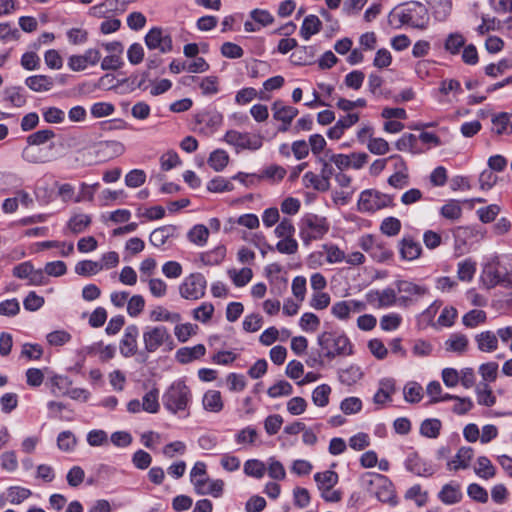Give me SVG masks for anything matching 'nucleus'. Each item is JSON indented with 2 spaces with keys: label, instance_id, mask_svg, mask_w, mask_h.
Listing matches in <instances>:
<instances>
[{
  "label": "nucleus",
  "instance_id": "obj_1",
  "mask_svg": "<svg viewBox=\"0 0 512 512\" xmlns=\"http://www.w3.org/2000/svg\"><path fill=\"white\" fill-rule=\"evenodd\" d=\"M429 13L425 5L410 1L395 7L388 15L390 24L397 22L396 28L409 25L412 28L425 30L429 25Z\"/></svg>",
  "mask_w": 512,
  "mask_h": 512
},
{
  "label": "nucleus",
  "instance_id": "obj_2",
  "mask_svg": "<svg viewBox=\"0 0 512 512\" xmlns=\"http://www.w3.org/2000/svg\"><path fill=\"white\" fill-rule=\"evenodd\" d=\"M483 275L490 287L501 285L512 288V255H495L489 259L483 269Z\"/></svg>",
  "mask_w": 512,
  "mask_h": 512
},
{
  "label": "nucleus",
  "instance_id": "obj_3",
  "mask_svg": "<svg viewBox=\"0 0 512 512\" xmlns=\"http://www.w3.org/2000/svg\"><path fill=\"white\" fill-rule=\"evenodd\" d=\"M142 342L144 350L139 352V355L145 356L143 362L146 361L147 354L155 353L160 349L171 351L175 346L172 335L163 325L146 326L142 332Z\"/></svg>",
  "mask_w": 512,
  "mask_h": 512
},
{
  "label": "nucleus",
  "instance_id": "obj_4",
  "mask_svg": "<svg viewBox=\"0 0 512 512\" xmlns=\"http://www.w3.org/2000/svg\"><path fill=\"white\" fill-rule=\"evenodd\" d=\"M317 342L321 348V354L328 359L352 354V344L343 333L323 332L318 336Z\"/></svg>",
  "mask_w": 512,
  "mask_h": 512
},
{
  "label": "nucleus",
  "instance_id": "obj_5",
  "mask_svg": "<svg viewBox=\"0 0 512 512\" xmlns=\"http://www.w3.org/2000/svg\"><path fill=\"white\" fill-rule=\"evenodd\" d=\"M192 394L184 381L173 382L162 396V403L165 409L172 414L184 412L188 409Z\"/></svg>",
  "mask_w": 512,
  "mask_h": 512
},
{
  "label": "nucleus",
  "instance_id": "obj_6",
  "mask_svg": "<svg viewBox=\"0 0 512 512\" xmlns=\"http://www.w3.org/2000/svg\"><path fill=\"white\" fill-rule=\"evenodd\" d=\"M190 480L194 486L195 492L199 495H212L219 497L222 495L224 482L220 479L209 480L206 476V465L203 462H196L190 472Z\"/></svg>",
  "mask_w": 512,
  "mask_h": 512
},
{
  "label": "nucleus",
  "instance_id": "obj_7",
  "mask_svg": "<svg viewBox=\"0 0 512 512\" xmlns=\"http://www.w3.org/2000/svg\"><path fill=\"white\" fill-rule=\"evenodd\" d=\"M357 205L360 212L371 213L392 206L393 197L374 189H368L361 192Z\"/></svg>",
  "mask_w": 512,
  "mask_h": 512
},
{
  "label": "nucleus",
  "instance_id": "obj_8",
  "mask_svg": "<svg viewBox=\"0 0 512 512\" xmlns=\"http://www.w3.org/2000/svg\"><path fill=\"white\" fill-rule=\"evenodd\" d=\"M207 281L203 274L196 272L185 277L179 286V293L187 300H198L204 297Z\"/></svg>",
  "mask_w": 512,
  "mask_h": 512
},
{
  "label": "nucleus",
  "instance_id": "obj_9",
  "mask_svg": "<svg viewBox=\"0 0 512 512\" xmlns=\"http://www.w3.org/2000/svg\"><path fill=\"white\" fill-rule=\"evenodd\" d=\"M328 224L325 218L315 214H308L301 220V236L304 241L321 238L328 231Z\"/></svg>",
  "mask_w": 512,
  "mask_h": 512
},
{
  "label": "nucleus",
  "instance_id": "obj_10",
  "mask_svg": "<svg viewBox=\"0 0 512 512\" xmlns=\"http://www.w3.org/2000/svg\"><path fill=\"white\" fill-rule=\"evenodd\" d=\"M145 44L150 50H159L168 53L173 48L172 38L169 33L160 27H154L145 36Z\"/></svg>",
  "mask_w": 512,
  "mask_h": 512
},
{
  "label": "nucleus",
  "instance_id": "obj_11",
  "mask_svg": "<svg viewBox=\"0 0 512 512\" xmlns=\"http://www.w3.org/2000/svg\"><path fill=\"white\" fill-rule=\"evenodd\" d=\"M224 140L232 146L240 149L258 150L262 146L261 136L250 135L249 133H241L236 130L228 131Z\"/></svg>",
  "mask_w": 512,
  "mask_h": 512
},
{
  "label": "nucleus",
  "instance_id": "obj_12",
  "mask_svg": "<svg viewBox=\"0 0 512 512\" xmlns=\"http://www.w3.org/2000/svg\"><path fill=\"white\" fill-rule=\"evenodd\" d=\"M139 328L135 324L128 325L119 343L120 354L125 358H130L138 354Z\"/></svg>",
  "mask_w": 512,
  "mask_h": 512
},
{
  "label": "nucleus",
  "instance_id": "obj_13",
  "mask_svg": "<svg viewBox=\"0 0 512 512\" xmlns=\"http://www.w3.org/2000/svg\"><path fill=\"white\" fill-rule=\"evenodd\" d=\"M368 304L374 308H385L395 305L397 301L396 291L392 288L383 290H370L365 295Z\"/></svg>",
  "mask_w": 512,
  "mask_h": 512
},
{
  "label": "nucleus",
  "instance_id": "obj_14",
  "mask_svg": "<svg viewBox=\"0 0 512 512\" xmlns=\"http://www.w3.org/2000/svg\"><path fill=\"white\" fill-rule=\"evenodd\" d=\"M271 110L273 112V118L282 122V125L278 128L279 132H286L293 119L298 115L297 108L285 105L280 100L272 104Z\"/></svg>",
  "mask_w": 512,
  "mask_h": 512
},
{
  "label": "nucleus",
  "instance_id": "obj_15",
  "mask_svg": "<svg viewBox=\"0 0 512 512\" xmlns=\"http://www.w3.org/2000/svg\"><path fill=\"white\" fill-rule=\"evenodd\" d=\"M453 236L457 245H468L483 240L485 231L479 226H460L454 230Z\"/></svg>",
  "mask_w": 512,
  "mask_h": 512
},
{
  "label": "nucleus",
  "instance_id": "obj_16",
  "mask_svg": "<svg viewBox=\"0 0 512 512\" xmlns=\"http://www.w3.org/2000/svg\"><path fill=\"white\" fill-rule=\"evenodd\" d=\"M101 59L98 49H88L83 55H72L68 59V66L72 71H83L88 65L94 66Z\"/></svg>",
  "mask_w": 512,
  "mask_h": 512
},
{
  "label": "nucleus",
  "instance_id": "obj_17",
  "mask_svg": "<svg viewBox=\"0 0 512 512\" xmlns=\"http://www.w3.org/2000/svg\"><path fill=\"white\" fill-rule=\"evenodd\" d=\"M405 467L417 476L429 477L435 473L433 466L421 459L416 453L407 457Z\"/></svg>",
  "mask_w": 512,
  "mask_h": 512
},
{
  "label": "nucleus",
  "instance_id": "obj_18",
  "mask_svg": "<svg viewBox=\"0 0 512 512\" xmlns=\"http://www.w3.org/2000/svg\"><path fill=\"white\" fill-rule=\"evenodd\" d=\"M399 252L403 260L412 261L420 257L422 253L421 244L412 236H404L399 241Z\"/></svg>",
  "mask_w": 512,
  "mask_h": 512
},
{
  "label": "nucleus",
  "instance_id": "obj_19",
  "mask_svg": "<svg viewBox=\"0 0 512 512\" xmlns=\"http://www.w3.org/2000/svg\"><path fill=\"white\" fill-rule=\"evenodd\" d=\"M395 380L393 378H383L379 381V387L373 397V402L377 405H384L392 400L395 393Z\"/></svg>",
  "mask_w": 512,
  "mask_h": 512
},
{
  "label": "nucleus",
  "instance_id": "obj_20",
  "mask_svg": "<svg viewBox=\"0 0 512 512\" xmlns=\"http://www.w3.org/2000/svg\"><path fill=\"white\" fill-rule=\"evenodd\" d=\"M462 497L461 486L455 482L445 484L438 493L439 500L446 505L459 503Z\"/></svg>",
  "mask_w": 512,
  "mask_h": 512
},
{
  "label": "nucleus",
  "instance_id": "obj_21",
  "mask_svg": "<svg viewBox=\"0 0 512 512\" xmlns=\"http://www.w3.org/2000/svg\"><path fill=\"white\" fill-rule=\"evenodd\" d=\"M21 157L24 161L31 164H42L50 161L49 154L44 148L32 144H27L22 151Z\"/></svg>",
  "mask_w": 512,
  "mask_h": 512
},
{
  "label": "nucleus",
  "instance_id": "obj_22",
  "mask_svg": "<svg viewBox=\"0 0 512 512\" xmlns=\"http://www.w3.org/2000/svg\"><path fill=\"white\" fill-rule=\"evenodd\" d=\"M474 456V450L471 447H461L455 457L447 463L449 470L457 471L469 467L470 461Z\"/></svg>",
  "mask_w": 512,
  "mask_h": 512
},
{
  "label": "nucleus",
  "instance_id": "obj_23",
  "mask_svg": "<svg viewBox=\"0 0 512 512\" xmlns=\"http://www.w3.org/2000/svg\"><path fill=\"white\" fill-rule=\"evenodd\" d=\"M395 284L398 292L405 294L400 298L403 301H407L411 296H424L428 292V288L426 286L418 285L406 280H399Z\"/></svg>",
  "mask_w": 512,
  "mask_h": 512
},
{
  "label": "nucleus",
  "instance_id": "obj_24",
  "mask_svg": "<svg viewBox=\"0 0 512 512\" xmlns=\"http://www.w3.org/2000/svg\"><path fill=\"white\" fill-rule=\"evenodd\" d=\"M477 348L481 352L491 353L498 348V337L492 331H483L475 336Z\"/></svg>",
  "mask_w": 512,
  "mask_h": 512
},
{
  "label": "nucleus",
  "instance_id": "obj_25",
  "mask_svg": "<svg viewBox=\"0 0 512 512\" xmlns=\"http://www.w3.org/2000/svg\"><path fill=\"white\" fill-rule=\"evenodd\" d=\"M25 85L34 92H46L53 88L54 80L47 75H33L26 78Z\"/></svg>",
  "mask_w": 512,
  "mask_h": 512
},
{
  "label": "nucleus",
  "instance_id": "obj_26",
  "mask_svg": "<svg viewBox=\"0 0 512 512\" xmlns=\"http://www.w3.org/2000/svg\"><path fill=\"white\" fill-rule=\"evenodd\" d=\"M206 353V348L203 344H197L193 347H182L176 352V359L182 364L189 363L195 359H199Z\"/></svg>",
  "mask_w": 512,
  "mask_h": 512
},
{
  "label": "nucleus",
  "instance_id": "obj_27",
  "mask_svg": "<svg viewBox=\"0 0 512 512\" xmlns=\"http://www.w3.org/2000/svg\"><path fill=\"white\" fill-rule=\"evenodd\" d=\"M512 114L507 112H501L497 115H495L491 122H492V131L495 132L497 135H503V134H512Z\"/></svg>",
  "mask_w": 512,
  "mask_h": 512
},
{
  "label": "nucleus",
  "instance_id": "obj_28",
  "mask_svg": "<svg viewBox=\"0 0 512 512\" xmlns=\"http://www.w3.org/2000/svg\"><path fill=\"white\" fill-rule=\"evenodd\" d=\"M469 340L466 335L461 333H453L445 341V350L448 352H455L462 354L467 351Z\"/></svg>",
  "mask_w": 512,
  "mask_h": 512
},
{
  "label": "nucleus",
  "instance_id": "obj_29",
  "mask_svg": "<svg viewBox=\"0 0 512 512\" xmlns=\"http://www.w3.org/2000/svg\"><path fill=\"white\" fill-rule=\"evenodd\" d=\"M382 482L376 486L373 495L381 502H392L395 498L392 482L382 475Z\"/></svg>",
  "mask_w": 512,
  "mask_h": 512
},
{
  "label": "nucleus",
  "instance_id": "obj_30",
  "mask_svg": "<svg viewBox=\"0 0 512 512\" xmlns=\"http://www.w3.org/2000/svg\"><path fill=\"white\" fill-rule=\"evenodd\" d=\"M338 474L332 470L319 472L314 475V480L320 491L331 490L338 483Z\"/></svg>",
  "mask_w": 512,
  "mask_h": 512
},
{
  "label": "nucleus",
  "instance_id": "obj_31",
  "mask_svg": "<svg viewBox=\"0 0 512 512\" xmlns=\"http://www.w3.org/2000/svg\"><path fill=\"white\" fill-rule=\"evenodd\" d=\"M150 319L154 322L179 323L182 317L177 312H170L163 306H157L150 312Z\"/></svg>",
  "mask_w": 512,
  "mask_h": 512
},
{
  "label": "nucleus",
  "instance_id": "obj_32",
  "mask_svg": "<svg viewBox=\"0 0 512 512\" xmlns=\"http://www.w3.org/2000/svg\"><path fill=\"white\" fill-rule=\"evenodd\" d=\"M475 474L485 480L491 479L496 474V468L489 458L480 456L477 458V465L474 467Z\"/></svg>",
  "mask_w": 512,
  "mask_h": 512
},
{
  "label": "nucleus",
  "instance_id": "obj_33",
  "mask_svg": "<svg viewBox=\"0 0 512 512\" xmlns=\"http://www.w3.org/2000/svg\"><path fill=\"white\" fill-rule=\"evenodd\" d=\"M322 23L316 15H309L304 18L300 35L308 40L312 35L317 34L321 29Z\"/></svg>",
  "mask_w": 512,
  "mask_h": 512
},
{
  "label": "nucleus",
  "instance_id": "obj_34",
  "mask_svg": "<svg viewBox=\"0 0 512 512\" xmlns=\"http://www.w3.org/2000/svg\"><path fill=\"white\" fill-rule=\"evenodd\" d=\"M91 222V216L79 213L69 219L67 227L73 234H79L84 232L86 228L90 226Z\"/></svg>",
  "mask_w": 512,
  "mask_h": 512
},
{
  "label": "nucleus",
  "instance_id": "obj_35",
  "mask_svg": "<svg viewBox=\"0 0 512 512\" xmlns=\"http://www.w3.org/2000/svg\"><path fill=\"white\" fill-rule=\"evenodd\" d=\"M438 21H444L451 11V0H426Z\"/></svg>",
  "mask_w": 512,
  "mask_h": 512
},
{
  "label": "nucleus",
  "instance_id": "obj_36",
  "mask_svg": "<svg viewBox=\"0 0 512 512\" xmlns=\"http://www.w3.org/2000/svg\"><path fill=\"white\" fill-rule=\"evenodd\" d=\"M174 231L175 228L173 226H162L152 231L149 241L153 246L161 247L173 236Z\"/></svg>",
  "mask_w": 512,
  "mask_h": 512
},
{
  "label": "nucleus",
  "instance_id": "obj_37",
  "mask_svg": "<svg viewBox=\"0 0 512 512\" xmlns=\"http://www.w3.org/2000/svg\"><path fill=\"white\" fill-rule=\"evenodd\" d=\"M4 99L14 107H22L26 104V96L20 86L7 87L4 90Z\"/></svg>",
  "mask_w": 512,
  "mask_h": 512
},
{
  "label": "nucleus",
  "instance_id": "obj_38",
  "mask_svg": "<svg viewBox=\"0 0 512 512\" xmlns=\"http://www.w3.org/2000/svg\"><path fill=\"white\" fill-rule=\"evenodd\" d=\"M204 409L210 412H219L223 408L221 393L216 390H209L203 397Z\"/></svg>",
  "mask_w": 512,
  "mask_h": 512
},
{
  "label": "nucleus",
  "instance_id": "obj_39",
  "mask_svg": "<svg viewBox=\"0 0 512 512\" xmlns=\"http://www.w3.org/2000/svg\"><path fill=\"white\" fill-rule=\"evenodd\" d=\"M303 184L305 187H312L313 189L325 192L330 189V182L324 181L320 175H317L313 172H306L303 176Z\"/></svg>",
  "mask_w": 512,
  "mask_h": 512
},
{
  "label": "nucleus",
  "instance_id": "obj_40",
  "mask_svg": "<svg viewBox=\"0 0 512 512\" xmlns=\"http://www.w3.org/2000/svg\"><path fill=\"white\" fill-rule=\"evenodd\" d=\"M222 115L216 111H204L195 116L197 124H204L207 127L216 128L222 123Z\"/></svg>",
  "mask_w": 512,
  "mask_h": 512
},
{
  "label": "nucleus",
  "instance_id": "obj_41",
  "mask_svg": "<svg viewBox=\"0 0 512 512\" xmlns=\"http://www.w3.org/2000/svg\"><path fill=\"white\" fill-rule=\"evenodd\" d=\"M228 162L229 155L222 149L214 150L208 158L209 166L217 172L222 171L228 165Z\"/></svg>",
  "mask_w": 512,
  "mask_h": 512
},
{
  "label": "nucleus",
  "instance_id": "obj_42",
  "mask_svg": "<svg viewBox=\"0 0 512 512\" xmlns=\"http://www.w3.org/2000/svg\"><path fill=\"white\" fill-rule=\"evenodd\" d=\"M477 402L480 405L492 407L496 403V397L487 383H480L476 388Z\"/></svg>",
  "mask_w": 512,
  "mask_h": 512
},
{
  "label": "nucleus",
  "instance_id": "obj_43",
  "mask_svg": "<svg viewBox=\"0 0 512 512\" xmlns=\"http://www.w3.org/2000/svg\"><path fill=\"white\" fill-rule=\"evenodd\" d=\"M476 272V262L468 258L458 263L457 276L461 281L469 282Z\"/></svg>",
  "mask_w": 512,
  "mask_h": 512
},
{
  "label": "nucleus",
  "instance_id": "obj_44",
  "mask_svg": "<svg viewBox=\"0 0 512 512\" xmlns=\"http://www.w3.org/2000/svg\"><path fill=\"white\" fill-rule=\"evenodd\" d=\"M159 390L157 388L151 389L143 396L142 409L148 413H157L159 411Z\"/></svg>",
  "mask_w": 512,
  "mask_h": 512
},
{
  "label": "nucleus",
  "instance_id": "obj_45",
  "mask_svg": "<svg viewBox=\"0 0 512 512\" xmlns=\"http://www.w3.org/2000/svg\"><path fill=\"white\" fill-rule=\"evenodd\" d=\"M465 45V38L458 32L450 33L444 43V48L449 53L456 55Z\"/></svg>",
  "mask_w": 512,
  "mask_h": 512
},
{
  "label": "nucleus",
  "instance_id": "obj_46",
  "mask_svg": "<svg viewBox=\"0 0 512 512\" xmlns=\"http://www.w3.org/2000/svg\"><path fill=\"white\" fill-rule=\"evenodd\" d=\"M101 270V264L92 260H82L75 265L76 274L81 276L95 275Z\"/></svg>",
  "mask_w": 512,
  "mask_h": 512
},
{
  "label": "nucleus",
  "instance_id": "obj_47",
  "mask_svg": "<svg viewBox=\"0 0 512 512\" xmlns=\"http://www.w3.org/2000/svg\"><path fill=\"white\" fill-rule=\"evenodd\" d=\"M228 275L232 279L233 283L237 287L245 286L252 279L253 272L250 268L244 267L237 271L236 269H230Z\"/></svg>",
  "mask_w": 512,
  "mask_h": 512
},
{
  "label": "nucleus",
  "instance_id": "obj_48",
  "mask_svg": "<svg viewBox=\"0 0 512 512\" xmlns=\"http://www.w3.org/2000/svg\"><path fill=\"white\" fill-rule=\"evenodd\" d=\"M54 137H55V133L52 129H42V130L36 131V132L28 135L26 138V142H27V144L40 146V145L47 143Z\"/></svg>",
  "mask_w": 512,
  "mask_h": 512
},
{
  "label": "nucleus",
  "instance_id": "obj_49",
  "mask_svg": "<svg viewBox=\"0 0 512 512\" xmlns=\"http://www.w3.org/2000/svg\"><path fill=\"white\" fill-rule=\"evenodd\" d=\"M441 426V421L438 419H426L421 423L420 433L428 438H437L440 433Z\"/></svg>",
  "mask_w": 512,
  "mask_h": 512
},
{
  "label": "nucleus",
  "instance_id": "obj_50",
  "mask_svg": "<svg viewBox=\"0 0 512 512\" xmlns=\"http://www.w3.org/2000/svg\"><path fill=\"white\" fill-rule=\"evenodd\" d=\"M331 388L327 384L317 386L312 392V401L316 406L325 407L329 403Z\"/></svg>",
  "mask_w": 512,
  "mask_h": 512
},
{
  "label": "nucleus",
  "instance_id": "obj_51",
  "mask_svg": "<svg viewBox=\"0 0 512 512\" xmlns=\"http://www.w3.org/2000/svg\"><path fill=\"white\" fill-rule=\"evenodd\" d=\"M244 472L248 476L260 479L266 472V466L264 462L258 459H250L244 464Z\"/></svg>",
  "mask_w": 512,
  "mask_h": 512
},
{
  "label": "nucleus",
  "instance_id": "obj_52",
  "mask_svg": "<svg viewBox=\"0 0 512 512\" xmlns=\"http://www.w3.org/2000/svg\"><path fill=\"white\" fill-rule=\"evenodd\" d=\"M209 236V230L204 225H195L189 232H188V239L199 246H203L208 239Z\"/></svg>",
  "mask_w": 512,
  "mask_h": 512
},
{
  "label": "nucleus",
  "instance_id": "obj_53",
  "mask_svg": "<svg viewBox=\"0 0 512 512\" xmlns=\"http://www.w3.org/2000/svg\"><path fill=\"white\" fill-rule=\"evenodd\" d=\"M124 151V145L115 140L103 141L98 144V152H105L109 157L119 156L123 154Z\"/></svg>",
  "mask_w": 512,
  "mask_h": 512
},
{
  "label": "nucleus",
  "instance_id": "obj_54",
  "mask_svg": "<svg viewBox=\"0 0 512 512\" xmlns=\"http://www.w3.org/2000/svg\"><path fill=\"white\" fill-rule=\"evenodd\" d=\"M404 399L409 403H417L422 399V387L416 382H409L403 389Z\"/></svg>",
  "mask_w": 512,
  "mask_h": 512
},
{
  "label": "nucleus",
  "instance_id": "obj_55",
  "mask_svg": "<svg viewBox=\"0 0 512 512\" xmlns=\"http://www.w3.org/2000/svg\"><path fill=\"white\" fill-rule=\"evenodd\" d=\"M486 321V313L483 310H471L466 313L462 322L466 327L474 328L480 323H484Z\"/></svg>",
  "mask_w": 512,
  "mask_h": 512
},
{
  "label": "nucleus",
  "instance_id": "obj_56",
  "mask_svg": "<svg viewBox=\"0 0 512 512\" xmlns=\"http://www.w3.org/2000/svg\"><path fill=\"white\" fill-rule=\"evenodd\" d=\"M293 387L292 385L284 380H280L277 383H275L273 386H271L267 393L271 398H278L281 396H288L292 394Z\"/></svg>",
  "mask_w": 512,
  "mask_h": 512
},
{
  "label": "nucleus",
  "instance_id": "obj_57",
  "mask_svg": "<svg viewBox=\"0 0 512 512\" xmlns=\"http://www.w3.org/2000/svg\"><path fill=\"white\" fill-rule=\"evenodd\" d=\"M382 474L367 472L360 478L361 486L370 494H373L377 485L382 482Z\"/></svg>",
  "mask_w": 512,
  "mask_h": 512
},
{
  "label": "nucleus",
  "instance_id": "obj_58",
  "mask_svg": "<svg viewBox=\"0 0 512 512\" xmlns=\"http://www.w3.org/2000/svg\"><path fill=\"white\" fill-rule=\"evenodd\" d=\"M197 326L191 323L177 324L174 328V334L179 342L185 343L196 333Z\"/></svg>",
  "mask_w": 512,
  "mask_h": 512
},
{
  "label": "nucleus",
  "instance_id": "obj_59",
  "mask_svg": "<svg viewBox=\"0 0 512 512\" xmlns=\"http://www.w3.org/2000/svg\"><path fill=\"white\" fill-rule=\"evenodd\" d=\"M233 188H234L233 184L229 180H227L221 176H217V177L213 178L207 184V189L210 192H214V193L232 191Z\"/></svg>",
  "mask_w": 512,
  "mask_h": 512
},
{
  "label": "nucleus",
  "instance_id": "obj_60",
  "mask_svg": "<svg viewBox=\"0 0 512 512\" xmlns=\"http://www.w3.org/2000/svg\"><path fill=\"white\" fill-rule=\"evenodd\" d=\"M57 446L62 451H72L76 446V438L71 431H63L57 437Z\"/></svg>",
  "mask_w": 512,
  "mask_h": 512
},
{
  "label": "nucleus",
  "instance_id": "obj_61",
  "mask_svg": "<svg viewBox=\"0 0 512 512\" xmlns=\"http://www.w3.org/2000/svg\"><path fill=\"white\" fill-rule=\"evenodd\" d=\"M462 208L458 201L450 200L441 208V215L450 220H456L461 217Z\"/></svg>",
  "mask_w": 512,
  "mask_h": 512
},
{
  "label": "nucleus",
  "instance_id": "obj_62",
  "mask_svg": "<svg viewBox=\"0 0 512 512\" xmlns=\"http://www.w3.org/2000/svg\"><path fill=\"white\" fill-rule=\"evenodd\" d=\"M146 181V173L141 169H134L125 176V184L131 188H137Z\"/></svg>",
  "mask_w": 512,
  "mask_h": 512
},
{
  "label": "nucleus",
  "instance_id": "obj_63",
  "mask_svg": "<svg viewBox=\"0 0 512 512\" xmlns=\"http://www.w3.org/2000/svg\"><path fill=\"white\" fill-rule=\"evenodd\" d=\"M281 254L292 255L298 251V242L293 237L282 238L275 246Z\"/></svg>",
  "mask_w": 512,
  "mask_h": 512
},
{
  "label": "nucleus",
  "instance_id": "obj_64",
  "mask_svg": "<svg viewBox=\"0 0 512 512\" xmlns=\"http://www.w3.org/2000/svg\"><path fill=\"white\" fill-rule=\"evenodd\" d=\"M340 409L346 415L356 414L362 409V401L358 397H348L342 400Z\"/></svg>",
  "mask_w": 512,
  "mask_h": 512
}]
</instances>
